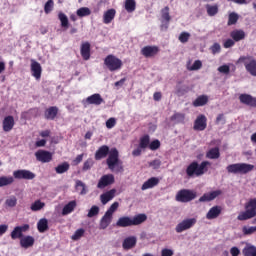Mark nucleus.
Returning <instances> with one entry per match:
<instances>
[{
  "label": "nucleus",
  "mask_w": 256,
  "mask_h": 256,
  "mask_svg": "<svg viewBox=\"0 0 256 256\" xmlns=\"http://www.w3.org/2000/svg\"><path fill=\"white\" fill-rule=\"evenodd\" d=\"M147 221L146 214H138L133 218L129 216L120 217L116 222V227H133L136 225H141V223H145Z\"/></svg>",
  "instance_id": "obj_3"
},
{
  "label": "nucleus",
  "mask_w": 256,
  "mask_h": 256,
  "mask_svg": "<svg viewBox=\"0 0 256 256\" xmlns=\"http://www.w3.org/2000/svg\"><path fill=\"white\" fill-rule=\"evenodd\" d=\"M76 191H78L81 195H87V185L83 183L81 180L76 181Z\"/></svg>",
  "instance_id": "obj_41"
},
{
  "label": "nucleus",
  "mask_w": 256,
  "mask_h": 256,
  "mask_svg": "<svg viewBox=\"0 0 256 256\" xmlns=\"http://www.w3.org/2000/svg\"><path fill=\"white\" fill-rule=\"evenodd\" d=\"M44 208H45V202H42L41 200L34 201L30 206L31 211H34V212L41 211V209H44Z\"/></svg>",
  "instance_id": "obj_40"
},
{
  "label": "nucleus",
  "mask_w": 256,
  "mask_h": 256,
  "mask_svg": "<svg viewBox=\"0 0 256 256\" xmlns=\"http://www.w3.org/2000/svg\"><path fill=\"white\" fill-rule=\"evenodd\" d=\"M31 71L35 79L39 81V79H41V73H42L41 64H39V62L37 61H33L31 64Z\"/></svg>",
  "instance_id": "obj_26"
},
{
  "label": "nucleus",
  "mask_w": 256,
  "mask_h": 256,
  "mask_svg": "<svg viewBox=\"0 0 256 256\" xmlns=\"http://www.w3.org/2000/svg\"><path fill=\"white\" fill-rule=\"evenodd\" d=\"M57 115H59V107L57 106H50L44 111V118L47 121H55V119H57Z\"/></svg>",
  "instance_id": "obj_16"
},
{
  "label": "nucleus",
  "mask_w": 256,
  "mask_h": 256,
  "mask_svg": "<svg viewBox=\"0 0 256 256\" xmlns=\"http://www.w3.org/2000/svg\"><path fill=\"white\" fill-rule=\"evenodd\" d=\"M238 21H239V15L237 13H235V12H232L228 16V23H227V25L228 26L236 25Z\"/></svg>",
  "instance_id": "obj_45"
},
{
  "label": "nucleus",
  "mask_w": 256,
  "mask_h": 256,
  "mask_svg": "<svg viewBox=\"0 0 256 256\" xmlns=\"http://www.w3.org/2000/svg\"><path fill=\"white\" fill-rule=\"evenodd\" d=\"M191 37V34H189L188 32H182L179 35V41L180 43H187V41H189V38Z\"/></svg>",
  "instance_id": "obj_55"
},
{
  "label": "nucleus",
  "mask_w": 256,
  "mask_h": 256,
  "mask_svg": "<svg viewBox=\"0 0 256 256\" xmlns=\"http://www.w3.org/2000/svg\"><path fill=\"white\" fill-rule=\"evenodd\" d=\"M210 49L213 55H217V53H221V45L219 43H214Z\"/></svg>",
  "instance_id": "obj_58"
},
{
  "label": "nucleus",
  "mask_w": 256,
  "mask_h": 256,
  "mask_svg": "<svg viewBox=\"0 0 256 256\" xmlns=\"http://www.w3.org/2000/svg\"><path fill=\"white\" fill-rule=\"evenodd\" d=\"M149 167H152V169H159L161 167V160L155 159L149 162Z\"/></svg>",
  "instance_id": "obj_61"
},
{
  "label": "nucleus",
  "mask_w": 256,
  "mask_h": 256,
  "mask_svg": "<svg viewBox=\"0 0 256 256\" xmlns=\"http://www.w3.org/2000/svg\"><path fill=\"white\" fill-rule=\"evenodd\" d=\"M115 125H117V120L115 118H109L106 121L107 129H113V127H115Z\"/></svg>",
  "instance_id": "obj_59"
},
{
  "label": "nucleus",
  "mask_w": 256,
  "mask_h": 256,
  "mask_svg": "<svg viewBox=\"0 0 256 256\" xmlns=\"http://www.w3.org/2000/svg\"><path fill=\"white\" fill-rule=\"evenodd\" d=\"M80 54L84 61L91 59V43L83 42L80 47Z\"/></svg>",
  "instance_id": "obj_18"
},
{
  "label": "nucleus",
  "mask_w": 256,
  "mask_h": 256,
  "mask_svg": "<svg viewBox=\"0 0 256 256\" xmlns=\"http://www.w3.org/2000/svg\"><path fill=\"white\" fill-rule=\"evenodd\" d=\"M113 183H115V176H113V174H106L100 178L97 187L98 189H105V187H109V185H113Z\"/></svg>",
  "instance_id": "obj_14"
},
{
  "label": "nucleus",
  "mask_w": 256,
  "mask_h": 256,
  "mask_svg": "<svg viewBox=\"0 0 256 256\" xmlns=\"http://www.w3.org/2000/svg\"><path fill=\"white\" fill-rule=\"evenodd\" d=\"M161 19L162 23H166L165 29H167L171 21V15L169 14V6H166L161 10Z\"/></svg>",
  "instance_id": "obj_32"
},
{
  "label": "nucleus",
  "mask_w": 256,
  "mask_h": 256,
  "mask_svg": "<svg viewBox=\"0 0 256 256\" xmlns=\"http://www.w3.org/2000/svg\"><path fill=\"white\" fill-rule=\"evenodd\" d=\"M203 67V62L201 60H196L191 67L188 68L189 71H199Z\"/></svg>",
  "instance_id": "obj_52"
},
{
  "label": "nucleus",
  "mask_w": 256,
  "mask_h": 256,
  "mask_svg": "<svg viewBox=\"0 0 256 256\" xmlns=\"http://www.w3.org/2000/svg\"><path fill=\"white\" fill-rule=\"evenodd\" d=\"M111 221H113V216L105 212L104 216L100 220V229H107L108 226L111 225Z\"/></svg>",
  "instance_id": "obj_31"
},
{
  "label": "nucleus",
  "mask_w": 256,
  "mask_h": 256,
  "mask_svg": "<svg viewBox=\"0 0 256 256\" xmlns=\"http://www.w3.org/2000/svg\"><path fill=\"white\" fill-rule=\"evenodd\" d=\"M83 235H85V229L80 228L74 232V234L71 236V239L72 241H79Z\"/></svg>",
  "instance_id": "obj_46"
},
{
  "label": "nucleus",
  "mask_w": 256,
  "mask_h": 256,
  "mask_svg": "<svg viewBox=\"0 0 256 256\" xmlns=\"http://www.w3.org/2000/svg\"><path fill=\"white\" fill-rule=\"evenodd\" d=\"M197 198V192L190 189H182L176 194V201L179 203H189Z\"/></svg>",
  "instance_id": "obj_8"
},
{
  "label": "nucleus",
  "mask_w": 256,
  "mask_h": 256,
  "mask_svg": "<svg viewBox=\"0 0 256 256\" xmlns=\"http://www.w3.org/2000/svg\"><path fill=\"white\" fill-rule=\"evenodd\" d=\"M193 129L194 131H205L207 129V117L203 114L199 115L194 121Z\"/></svg>",
  "instance_id": "obj_15"
},
{
  "label": "nucleus",
  "mask_w": 256,
  "mask_h": 256,
  "mask_svg": "<svg viewBox=\"0 0 256 256\" xmlns=\"http://www.w3.org/2000/svg\"><path fill=\"white\" fill-rule=\"evenodd\" d=\"M7 207H15L17 205V198L12 196L6 200Z\"/></svg>",
  "instance_id": "obj_57"
},
{
  "label": "nucleus",
  "mask_w": 256,
  "mask_h": 256,
  "mask_svg": "<svg viewBox=\"0 0 256 256\" xmlns=\"http://www.w3.org/2000/svg\"><path fill=\"white\" fill-rule=\"evenodd\" d=\"M243 235H253V233H256V226L247 227L244 226L242 228Z\"/></svg>",
  "instance_id": "obj_51"
},
{
  "label": "nucleus",
  "mask_w": 256,
  "mask_h": 256,
  "mask_svg": "<svg viewBox=\"0 0 256 256\" xmlns=\"http://www.w3.org/2000/svg\"><path fill=\"white\" fill-rule=\"evenodd\" d=\"M137 9V2L135 0H126L125 1V10L127 13H133Z\"/></svg>",
  "instance_id": "obj_39"
},
{
  "label": "nucleus",
  "mask_w": 256,
  "mask_h": 256,
  "mask_svg": "<svg viewBox=\"0 0 256 256\" xmlns=\"http://www.w3.org/2000/svg\"><path fill=\"white\" fill-rule=\"evenodd\" d=\"M69 163L68 162H64L62 164H59L56 168L55 171L58 175H63V173H67V171H69Z\"/></svg>",
  "instance_id": "obj_38"
},
{
  "label": "nucleus",
  "mask_w": 256,
  "mask_h": 256,
  "mask_svg": "<svg viewBox=\"0 0 256 256\" xmlns=\"http://www.w3.org/2000/svg\"><path fill=\"white\" fill-rule=\"evenodd\" d=\"M245 211H242L238 214V221H249V219H253L256 217V198L249 199L244 204Z\"/></svg>",
  "instance_id": "obj_4"
},
{
  "label": "nucleus",
  "mask_w": 256,
  "mask_h": 256,
  "mask_svg": "<svg viewBox=\"0 0 256 256\" xmlns=\"http://www.w3.org/2000/svg\"><path fill=\"white\" fill-rule=\"evenodd\" d=\"M219 195H221V190H215V191H212L209 193H205L203 196H201L199 198V202L205 203V202L213 201V200L217 199V197H219Z\"/></svg>",
  "instance_id": "obj_20"
},
{
  "label": "nucleus",
  "mask_w": 256,
  "mask_h": 256,
  "mask_svg": "<svg viewBox=\"0 0 256 256\" xmlns=\"http://www.w3.org/2000/svg\"><path fill=\"white\" fill-rule=\"evenodd\" d=\"M162 256H173V250L164 248L161 252Z\"/></svg>",
  "instance_id": "obj_64"
},
{
  "label": "nucleus",
  "mask_w": 256,
  "mask_h": 256,
  "mask_svg": "<svg viewBox=\"0 0 256 256\" xmlns=\"http://www.w3.org/2000/svg\"><path fill=\"white\" fill-rule=\"evenodd\" d=\"M14 179H26L32 180L35 177V173L29 170H16L13 172Z\"/></svg>",
  "instance_id": "obj_17"
},
{
  "label": "nucleus",
  "mask_w": 256,
  "mask_h": 256,
  "mask_svg": "<svg viewBox=\"0 0 256 256\" xmlns=\"http://www.w3.org/2000/svg\"><path fill=\"white\" fill-rule=\"evenodd\" d=\"M53 7H55V2L53 0H48L44 5V13L49 15V13L53 11Z\"/></svg>",
  "instance_id": "obj_47"
},
{
  "label": "nucleus",
  "mask_w": 256,
  "mask_h": 256,
  "mask_svg": "<svg viewBox=\"0 0 256 256\" xmlns=\"http://www.w3.org/2000/svg\"><path fill=\"white\" fill-rule=\"evenodd\" d=\"M149 143H151V138L149 137V135L146 134L140 138L138 147L142 149H147V147H149Z\"/></svg>",
  "instance_id": "obj_42"
},
{
  "label": "nucleus",
  "mask_w": 256,
  "mask_h": 256,
  "mask_svg": "<svg viewBox=\"0 0 256 256\" xmlns=\"http://www.w3.org/2000/svg\"><path fill=\"white\" fill-rule=\"evenodd\" d=\"M205 8H206L207 15L209 17H215V15L219 13V5L217 4H214V5L206 4Z\"/></svg>",
  "instance_id": "obj_36"
},
{
  "label": "nucleus",
  "mask_w": 256,
  "mask_h": 256,
  "mask_svg": "<svg viewBox=\"0 0 256 256\" xmlns=\"http://www.w3.org/2000/svg\"><path fill=\"white\" fill-rule=\"evenodd\" d=\"M104 65L111 72L119 71V69H121V67H123V61H121V59L117 58V56L110 54L104 59Z\"/></svg>",
  "instance_id": "obj_7"
},
{
  "label": "nucleus",
  "mask_w": 256,
  "mask_h": 256,
  "mask_svg": "<svg viewBox=\"0 0 256 256\" xmlns=\"http://www.w3.org/2000/svg\"><path fill=\"white\" fill-rule=\"evenodd\" d=\"M148 147L150 151H157V149H160L161 147V141H159V139H155L151 143L149 142Z\"/></svg>",
  "instance_id": "obj_49"
},
{
  "label": "nucleus",
  "mask_w": 256,
  "mask_h": 256,
  "mask_svg": "<svg viewBox=\"0 0 256 256\" xmlns=\"http://www.w3.org/2000/svg\"><path fill=\"white\" fill-rule=\"evenodd\" d=\"M115 197V189L107 191L100 196V201L102 205H107Z\"/></svg>",
  "instance_id": "obj_28"
},
{
  "label": "nucleus",
  "mask_w": 256,
  "mask_h": 256,
  "mask_svg": "<svg viewBox=\"0 0 256 256\" xmlns=\"http://www.w3.org/2000/svg\"><path fill=\"white\" fill-rule=\"evenodd\" d=\"M189 92V87H178L176 90V95L179 97L185 95V93Z\"/></svg>",
  "instance_id": "obj_60"
},
{
  "label": "nucleus",
  "mask_w": 256,
  "mask_h": 256,
  "mask_svg": "<svg viewBox=\"0 0 256 256\" xmlns=\"http://www.w3.org/2000/svg\"><path fill=\"white\" fill-rule=\"evenodd\" d=\"M78 17H89L91 15V9L88 7H81L76 11Z\"/></svg>",
  "instance_id": "obj_44"
},
{
  "label": "nucleus",
  "mask_w": 256,
  "mask_h": 256,
  "mask_svg": "<svg viewBox=\"0 0 256 256\" xmlns=\"http://www.w3.org/2000/svg\"><path fill=\"white\" fill-rule=\"evenodd\" d=\"M209 103V96L207 95H200L198 96L195 101H193V107H203Z\"/></svg>",
  "instance_id": "obj_30"
},
{
  "label": "nucleus",
  "mask_w": 256,
  "mask_h": 256,
  "mask_svg": "<svg viewBox=\"0 0 256 256\" xmlns=\"http://www.w3.org/2000/svg\"><path fill=\"white\" fill-rule=\"evenodd\" d=\"M99 215V206H92L87 214V217L91 218V217H95Z\"/></svg>",
  "instance_id": "obj_53"
},
{
  "label": "nucleus",
  "mask_w": 256,
  "mask_h": 256,
  "mask_svg": "<svg viewBox=\"0 0 256 256\" xmlns=\"http://www.w3.org/2000/svg\"><path fill=\"white\" fill-rule=\"evenodd\" d=\"M244 256H255V246H247L242 251Z\"/></svg>",
  "instance_id": "obj_50"
},
{
  "label": "nucleus",
  "mask_w": 256,
  "mask_h": 256,
  "mask_svg": "<svg viewBox=\"0 0 256 256\" xmlns=\"http://www.w3.org/2000/svg\"><path fill=\"white\" fill-rule=\"evenodd\" d=\"M29 224H24L22 226L14 227L13 231L10 234L11 239H23V233H27L29 231Z\"/></svg>",
  "instance_id": "obj_13"
},
{
  "label": "nucleus",
  "mask_w": 256,
  "mask_h": 256,
  "mask_svg": "<svg viewBox=\"0 0 256 256\" xmlns=\"http://www.w3.org/2000/svg\"><path fill=\"white\" fill-rule=\"evenodd\" d=\"M119 209V202H114L109 209L106 211V213L113 217V213Z\"/></svg>",
  "instance_id": "obj_54"
},
{
  "label": "nucleus",
  "mask_w": 256,
  "mask_h": 256,
  "mask_svg": "<svg viewBox=\"0 0 256 256\" xmlns=\"http://www.w3.org/2000/svg\"><path fill=\"white\" fill-rule=\"evenodd\" d=\"M222 211L223 208L221 206H213L207 212L206 219H208L209 221H212V219H217L219 215H221Z\"/></svg>",
  "instance_id": "obj_21"
},
{
  "label": "nucleus",
  "mask_w": 256,
  "mask_h": 256,
  "mask_svg": "<svg viewBox=\"0 0 256 256\" xmlns=\"http://www.w3.org/2000/svg\"><path fill=\"white\" fill-rule=\"evenodd\" d=\"M35 245V238L33 236H24L20 239V247L22 249H29V247H33Z\"/></svg>",
  "instance_id": "obj_25"
},
{
  "label": "nucleus",
  "mask_w": 256,
  "mask_h": 256,
  "mask_svg": "<svg viewBox=\"0 0 256 256\" xmlns=\"http://www.w3.org/2000/svg\"><path fill=\"white\" fill-rule=\"evenodd\" d=\"M196 223L197 219L195 218L184 219L176 225L175 231L176 233H183V231H187L188 229H191V227H194Z\"/></svg>",
  "instance_id": "obj_10"
},
{
  "label": "nucleus",
  "mask_w": 256,
  "mask_h": 256,
  "mask_svg": "<svg viewBox=\"0 0 256 256\" xmlns=\"http://www.w3.org/2000/svg\"><path fill=\"white\" fill-rule=\"evenodd\" d=\"M103 103H105V100L99 93L92 94L82 101L84 107H88V105H96L99 107V105H103Z\"/></svg>",
  "instance_id": "obj_9"
},
{
  "label": "nucleus",
  "mask_w": 256,
  "mask_h": 256,
  "mask_svg": "<svg viewBox=\"0 0 256 256\" xmlns=\"http://www.w3.org/2000/svg\"><path fill=\"white\" fill-rule=\"evenodd\" d=\"M219 157H221L219 147L210 148L206 152V159H219Z\"/></svg>",
  "instance_id": "obj_33"
},
{
  "label": "nucleus",
  "mask_w": 256,
  "mask_h": 256,
  "mask_svg": "<svg viewBox=\"0 0 256 256\" xmlns=\"http://www.w3.org/2000/svg\"><path fill=\"white\" fill-rule=\"evenodd\" d=\"M116 13L117 11L113 8L107 10L103 15V23H105V25H109V23L115 19Z\"/></svg>",
  "instance_id": "obj_29"
},
{
  "label": "nucleus",
  "mask_w": 256,
  "mask_h": 256,
  "mask_svg": "<svg viewBox=\"0 0 256 256\" xmlns=\"http://www.w3.org/2000/svg\"><path fill=\"white\" fill-rule=\"evenodd\" d=\"M58 19L63 29H69V18L67 17V15H65V13H58Z\"/></svg>",
  "instance_id": "obj_37"
},
{
  "label": "nucleus",
  "mask_w": 256,
  "mask_h": 256,
  "mask_svg": "<svg viewBox=\"0 0 256 256\" xmlns=\"http://www.w3.org/2000/svg\"><path fill=\"white\" fill-rule=\"evenodd\" d=\"M159 178L151 177L146 182L143 183L141 189L142 191H147V189H153V187H157L159 185Z\"/></svg>",
  "instance_id": "obj_24"
},
{
  "label": "nucleus",
  "mask_w": 256,
  "mask_h": 256,
  "mask_svg": "<svg viewBox=\"0 0 256 256\" xmlns=\"http://www.w3.org/2000/svg\"><path fill=\"white\" fill-rule=\"evenodd\" d=\"M35 157L40 163H51V161H53V153L47 150L36 151Z\"/></svg>",
  "instance_id": "obj_12"
},
{
  "label": "nucleus",
  "mask_w": 256,
  "mask_h": 256,
  "mask_svg": "<svg viewBox=\"0 0 256 256\" xmlns=\"http://www.w3.org/2000/svg\"><path fill=\"white\" fill-rule=\"evenodd\" d=\"M37 229L39 233H45L49 230V221L46 218H42L37 223Z\"/></svg>",
  "instance_id": "obj_35"
},
{
  "label": "nucleus",
  "mask_w": 256,
  "mask_h": 256,
  "mask_svg": "<svg viewBox=\"0 0 256 256\" xmlns=\"http://www.w3.org/2000/svg\"><path fill=\"white\" fill-rule=\"evenodd\" d=\"M234 45H235V40H233V39H227L224 42V48L225 49H230V47H233Z\"/></svg>",
  "instance_id": "obj_63"
},
{
  "label": "nucleus",
  "mask_w": 256,
  "mask_h": 256,
  "mask_svg": "<svg viewBox=\"0 0 256 256\" xmlns=\"http://www.w3.org/2000/svg\"><path fill=\"white\" fill-rule=\"evenodd\" d=\"M76 207H77V202L75 200L70 201L68 204H66L63 207L62 215H69L70 213H73Z\"/></svg>",
  "instance_id": "obj_34"
},
{
  "label": "nucleus",
  "mask_w": 256,
  "mask_h": 256,
  "mask_svg": "<svg viewBox=\"0 0 256 256\" xmlns=\"http://www.w3.org/2000/svg\"><path fill=\"white\" fill-rule=\"evenodd\" d=\"M159 51H161V49H159V46H144L140 53L141 55H143V57H145L146 59H151L153 57H157V55H159Z\"/></svg>",
  "instance_id": "obj_11"
},
{
  "label": "nucleus",
  "mask_w": 256,
  "mask_h": 256,
  "mask_svg": "<svg viewBox=\"0 0 256 256\" xmlns=\"http://www.w3.org/2000/svg\"><path fill=\"white\" fill-rule=\"evenodd\" d=\"M13 181V177L2 176L0 177V187H6V185H11Z\"/></svg>",
  "instance_id": "obj_48"
},
{
  "label": "nucleus",
  "mask_w": 256,
  "mask_h": 256,
  "mask_svg": "<svg viewBox=\"0 0 256 256\" xmlns=\"http://www.w3.org/2000/svg\"><path fill=\"white\" fill-rule=\"evenodd\" d=\"M219 73H224V75H229L231 69L228 65H222L218 68Z\"/></svg>",
  "instance_id": "obj_62"
},
{
  "label": "nucleus",
  "mask_w": 256,
  "mask_h": 256,
  "mask_svg": "<svg viewBox=\"0 0 256 256\" xmlns=\"http://www.w3.org/2000/svg\"><path fill=\"white\" fill-rule=\"evenodd\" d=\"M239 101L243 105H247L248 107H256V98L251 96L250 94H241L239 96Z\"/></svg>",
  "instance_id": "obj_19"
},
{
  "label": "nucleus",
  "mask_w": 256,
  "mask_h": 256,
  "mask_svg": "<svg viewBox=\"0 0 256 256\" xmlns=\"http://www.w3.org/2000/svg\"><path fill=\"white\" fill-rule=\"evenodd\" d=\"M211 162L209 161H202L200 164L198 161H193L190 163L186 168V175L187 177H201L205 175L207 171H209V166Z\"/></svg>",
  "instance_id": "obj_2"
},
{
  "label": "nucleus",
  "mask_w": 256,
  "mask_h": 256,
  "mask_svg": "<svg viewBox=\"0 0 256 256\" xmlns=\"http://www.w3.org/2000/svg\"><path fill=\"white\" fill-rule=\"evenodd\" d=\"M226 169L229 173H233L234 175H237V173L247 175V173H251V171L255 169V166L247 163H236L228 165Z\"/></svg>",
  "instance_id": "obj_5"
},
{
  "label": "nucleus",
  "mask_w": 256,
  "mask_h": 256,
  "mask_svg": "<svg viewBox=\"0 0 256 256\" xmlns=\"http://www.w3.org/2000/svg\"><path fill=\"white\" fill-rule=\"evenodd\" d=\"M171 121H175V123H185V114L176 112L171 116Z\"/></svg>",
  "instance_id": "obj_43"
},
{
  "label": "nucleus",
  "mask_w": 256,
  "mask_h": 256,
  "mask_svg": "<svg viewBox=\"0 0 256 256\" xmlns=\"http://www.w3.org/2000/svg\"><path fill=\"white\" fill-rule=\"evenodd\" d=\"M246 36L247 35L245 34V31L241 29L233 30L230 33L231 39H233V41H235L236 43H238V41H243V39H245Z\"/></svg>",
  "instance_id": "obj_27"
},
{
  "label": "nucleus",
  "mask_w": 256,
  "mask_h": 256,
  "mask_svg": "<svg viewBox=\"0 0 256 256\" xmlns=\"http://www.w3.org/2000/svg\"><path fill=\"white\" fill-rule=\"evenodd\" d=\"M135 245H137V237H135V236H129V237L125 238L122 243V247L126 251H129V249H133V247H135Z\"/></svg>",
  "instance_id": "obj_23"
},
{
  "label": "nucleus",
  "mask_w": 256,
  "mask_h": 256,
  "mask_svg": "<svg viewBox=\"0 0 256 256\" xmlns=\"http://www.w3.org/2000/svg\"><path fill=\"white\" fill-rule=\"evenodd\" d=\"M93 159H87L84 164H83V167H82V170L83 171H89V169H91V167H93Z\"/></svg>",
  "instance_id": "obj_56"
},
{
  "label": "nucleus",
  "mask_w": 256,
  "mask_h": 256,
  "mask_svg": "<svg viewBox=\"0 0 256 256\" xmlns=\"http://www.w3.org/2000/svg\"><path fill=\"white\" fill-rule=\"evenodd\" d=\"M107 155L108 158L106 159V164L108 169H110L112 173H123L125 168L123 166V161L119 159V150H117V148L109 149V146L102 145L95 152L94 159L96 161H101V159H105Z\"/></svg>",
  "instance_id": "obj_1"
},
{
  "label": "nucleus",
  "mask_w": 256,
  "mask_h": 256,
  "mask_svg": "<svg viewBox=\"0 0 256 256\" xmlns=\"http://www.w3.org/2000/svg\"><path fill=\"white\" fill-rule=\"evenodd\" d=\"M2 127L5 133L12 131L13 127H15V118H13V116H6L2 122Z\"/></svg>",
  "instance_id": "obj_22"
},
{
  "label": "nucleus",
  "mask_w": 256,
  "mask_h": 256,
  "mask_svg": "<svg viewBox=\"0 0 256 256\" xmlns=\"http://www.w3.org/2000/svg\"><path fill=\"white\" fill-rule=\"evenodd\" d=\"M239 63H244V67L252 77H256V59L253 56L247 55V56H240L237 60L236 64L239 65Z\"/></svg>",
  "instance_id": "obj_6"
}]
</instances>
